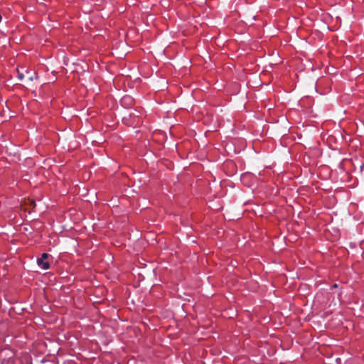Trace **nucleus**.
<instances>
[{
	"instance_id": "nucleus-1",
	"label": "nucleus",
	"mask_w": 364,
	"mask_h": 364,
	"mask_svg": "<svg viewBox=\"0 0 364 364\" xmlns=\"http://www.w3.org/2000/svg\"><path fill=\"white\" fill-rule=\"evenodd\" d=\"M49 255L48 253H43L40 258L37 259L38 265L43 269H48L50 267L48 262L46 259L48 258Z\"/></svg>"
},
{
	"instance_id": "nucleus-2",
	"label": "nucleus",
	"mask_w": 364,
	"mask_h": 364,
	"mask_svg": "<svg viewBox=\"0 0 364 364\" xmlns=\"http://www.w3.org/2000/svg\"><path fill=\"white\" fill-rule=\"evenodd\" d=\"M27 77L29 81H33V80L37 78L36 73H33V74H31L29 72L26 71Z\"/></svg>"
},
{
	"instance_id": "nucleus-6",
	"label": "nucleus",
	"mask_w": 364,
	"mask_h": 364,
	"mask_svg": "<svg viewBox=\"0 0 364 364\" xmlns=\"http://www.w3.org/2000/svg\"><path fill=\"white\" fill-rule=\"evenodd\" d=\"M337 287H338V285L336 284H334L333 286V287H335V288Z\"/></svg>"
},
{
	"instance_id": "nucleus-5",
	"label": "nucleus",
	"mask_w": 364,
	"mask_h": 364,
	"mask_svg": "<svg viewBox=\"0 0 364 364\" xmlns=\"http://www.w3.org/2000/svg\"><path fill=\"white\" fill-rule=\"evenodd\" d=\"M31 203L33 205V206H35V205H36V203H35V201H34V200H31Z\"/></svg>"
},
{
	"instance_id": "nucleus-4",
	"label": "nucleus",
	"mask_w": 364,
	"mask_h": 364,
	"mask_svg": "<svg viewBox=\"0 0 364 364\" xmlns=\"http://www.w3.org/2000/svg\"><path fill=\"white\" fill-rule=\"evenodd\" d=\"M131 100L130 97H123L122 101L124 102V101H125V100Z\"/></svg>"
},
{
	"instance_id": "nucleus-3",
	"label": "nucleus",
	"mask_w": 364,
	"mask_h": 364,
	"mask_svg": "<svg viewBox=\"0 0 364 364\" xmlns=\"http://www.w3.org/2000/svg\"><path fill=\"white\" fill-rule=\"evenodd\" d=\"M23 77L24 75L22 73L18 71V78L21 80Z\"/></svg>"
}]
</instances>
